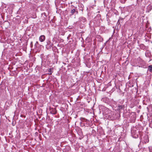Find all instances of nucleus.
<instances>
[{"label":"nucleus","instance_id":"obj_5","mask_svg":"<svg viewBox=\"0 0 152 152\" xmlns=\"http://www.w3.org/2000/svg\"><path fill=\"white\" fill-rule=\"evenodd\" d=\"M38 42L37 41L35 44V45L36 46V47H37V45H38Z\"/></svg>","mask_w":152,"mask_h":152},{"label":"nucleus","instance_id":"obj_4","mask_svg":"<svg viewBox=\"0 0 152 152\" xmlns=\"http://www.w3.org/2000/svg\"><path fill=\"white\" fill-rule=\"evenodd\" d=\"M75 11V10L74 9H73L71 10V13L72 15H73Z\"/></svg>","mask_w":152,"mask_h":152},{"label":"nucleus","instance_id":"obj_6","mask_svg":"<svg viewBox=\"0 0 152 152\" xmlns=\"http://www.w3.org/2000/svg\"><path fill=\"white\" fill-rule=\"evenodd\" d=\"M150 152H152L151 151V150L150 149Z\"/></svg>","mask_w":152,"mask_h":152},{"label":"nucleus","instance_id":"obj_1","mask_svg":"<svg viewBox=\"0 0 152 152\" xmlns=\"http://www.w3.org/2000/svg\"><path fill=\"white\" fill-rule=\"evenodd\" d=\"M45 39V37L44 35L40 36L39 38V40L41 42H43Z\"/></svg>","mask_w":152,"mask_h":152},{"label":"nucleus","instance_id":"obj_2","mask_svg":"<svg viewBox=\"0 0 152 152\" xmlns=\"http://www.w3.org/2000/svg\"><path fill=\"white\" fill-rule=\"evenodd\" d=\"M148 70L150 72H152V65H150L148 66Z\"/></svg>","mask_w":152,"mask_h":152},{"label":"nucleus","instance_id":"obj_3","mask_svg":"<svg viewBox=\"0 0 152 152\" xmlns=\"http://www.w3.org/2000/svg\"><path fill=\"white\" fill-rule=\"evenodd\" d=\"M147 9H149V10H151L152 9V7L151 5H148L147 7Z\"/></svg>","mask_w":152,"mask_h":152}]
</instances>
